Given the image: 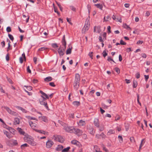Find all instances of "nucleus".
Listing matches in <instances>:
<instances>
[{
  "label": "nucleus",
  "instance_id": "obj_1",
  "mask_svg": "<svg viewBox=\"0 0 152 152\" xmlns=\"http://www.w3.org/2000/svg\"><path fill=\"white\" fill-rule=\"evenodd\" d=\"M23 138L24 140L27 142L28 144L33 146H36L37 145L36 143L34 142L32 139H31L28 137V135L25 134Z\"/></svg>",
  "mask_w": 152,
  "mask_h": 152
},
{
  "label": "nucleus",
  "instance_id": "obj_2",
  "mask_svg": "<svg viewBox=\"0 0 152 152\" xmlns=\"http://www.w3.org/2000/svg\"><path fill=\"white\" fill-rule=\"evenodd\" d=\"M90 22L88 20H86L85 25L82 30V33H85L87 31L89 28Z\"/></svg>",
  "mask_w": 152,
  "mask_h": 152
},
{
  "label": "nucleus",
  "instance_id": "obj_3",
  "mask_svg": "<svg viewBox=\"0 0 152 152\" xmlns=\"http://www.w3.org/2000/svg\"><path fill=\"white\" fill-rule=\"evenodd\" d=\"M41 97L42 99H39L40 103L42 105H44L48 110H49V107L47 105V103L46 101V98L44 97L43 96H42Z\"/></svg>",
  "mask_w": 152,
  "mask_h": 152
},
{
  "label": "nucleus",
  "instance_id": "obj_4",
  "mask_svg": "<svg viewBox=\"0 0 152 152\" xmlns=\"http://www.w3.org/2000/svg\"><path fill=\"white\" fill-rule=\"evenodd\" d=\"M4 108L10 114L14 116H17L18 115V114L17 113L12 111L8 107L4 106Z\"/></svg>",
  "mask_w": 152,
  "mask_h": 152
},
{
  "label": "nucleus",
  "instance_id": "obj_5",
  "mask_svg": "<svg viewBox=\"0 0 152 152\" xmlns=\"http://www.w3.org/2000/svg\"><path fill=\"white\" fill-rule=\"evenodd\" d=\"M74 127L69 126H66L64 127V129L67 132L72 133L74 131Z\"/></svg>",
  "mask_w": 152,
  "mask_h": 152
},
{
  "label": "nucleus",
  "instance_id": "obj_6",
  "mask_svg": "<svg viewBox=\"0 0 152 152\" xmlns=\"http://www.w3.org/2000/svg\"><path fill=\"white\" fill-rule=\"evenodd\" d=\"M53 137L54 138V140L56 141H58L61 142H63L64 141V139L61 136L54 135L53 136Z\"/></svg>",
  "mask_w": 152,
  "mask_h": 152
},
{
  "label": "nucleus",
  "instance_id": "obj_7",
  "mask_svg": "<svg viewBox=\"0 0 152 152\" xmlns=\"http://www.w3.org/2000/svg\"><path fill=\"white\" fill-rule=\"evenodd\" d=\"M73 133L78 136H80L82 134L83 132L79 129L74 128V131Z\"/></svg>",
  "mask_w": 152,
  "mask_h": 152
},
{
  "label": "nucleus",
  "instance_id": "obj_8",
  "mask_svg": "<svg viewBox=\"0 0 152 152\" xmlns=\"http://www.w3.org/2000/svg\"><path fill=\"white\" fill-rule=\"evenodd\" d=\"M65 49L66 48H65L62 49L61 46L58 49V51L60 57H61L64 55V52L65 51Z\"/></svg>",
  "mask_w": 152,
  "mask_h": 152
},
{
  "label": "nucleus",
  "instance_id": "obj_9",
  "mask_svg": "<svg viewBox=\"0 0 152 152\" xmlns=\"http://www.w3.org/2000/svg\"><path fill=\"white\" fill-rule=\"evenodd\" d=\"M54 142L52 141L48 140L46 143V147L47 148H50L53 145Z\"/></svg>",
  "mask_w": 152,
  "mask_h": 152
},
{
  "label": "nucleus",
  "instance_id": "obj_10",
  "mask_svg": "<svg viewBox=\"0 0 152 152\" xmlns=\"http://www.w3.org/2000/svg\"><path fill=\"white\" fill-rule=\"evenodd\" d=\"M101 27L99 26H95L94 27V32H95L96 31L97 32L99 33L101 31V30L100 29Z\"/></svg>",
  "mask_w": 152,
  "mask_h": 152
},
{
  "label": "nucleus",
  "instance_id": "obj_11",
  "mask_svg": "<svg viewBox=\"0 0 152 152\" xmlns=\"http://www.w3.org/2000/svg\"><path fill=\"white\" fill-rule=\"evenodd\" d=\"M73 85L74 89L76 91H77L79 87L80 83L74 82Z\"/></svg>",
  "mask_w": 152,
  "mask_h": 152
},
{
  "label": "nucleus",
  "instance_id": "obj_12",
  "mask_svg": "<svg viewBox=\"0 0 152 152\" xmlns=\"http://www.w3.org/2000/svg\"><path fill=\"white\" fill-rule=\"evenodd\" d=\"M80 76L78 74H75V77L74 82H75L80 83Z\"/></svg>",
  "mask_w": 152,
  "mask_h": 152
},
{
  "label": "nucleus",
  "instance_id": "obj_13",
  "mask_svg": "<svg viewBox=\"0 0 152 152\" xmlns=\"http://www.w3.org/2000/svg\"><path fill=\"white\" fill-rule=\"evenodd\" d=\"M106 135L103 133H102L100 134H96V137L99 139H101V138H105Z\"/></svg>",
  "mask_w": 152,
  "mask_h": 152
},
{
  "label": "nucleus",
  "instance_id": "obj_14",
  "mask_svg": "<svg viewBox=\"0 0 152 152\" xmlns=\"http://www.w3.org/2000/svg\"><path fill=\"white\" fill-rule=\"evenodd\" d=\"M4 134L6 135L7 137L9 139L12 137L11 134L5 130H4Z\"/></svg>",
  "mask_w": 152,
  "mask_h": 152
},
{
  "label": "nucleus",
  "instance_id": "obj_15",
  "mask_svg": "<svg viewBox=\"0 0 152 152\" xmlns=\"http://www.w3.org/2000/svg\"><path fill=\"white\" fill-rule=\"evenodd\" d=\"M94 125L96 126V127H99V119L97 118H95L94 121Z\"/></svg>",
  "mask_w": 152,
  "mask_h": 152
},
{
  "label": "nucleus",
  "instance_id": "obj_16",
  "mask_svg": "<svg viewBox=\"0 0 152 152\" xmlns=\"http://www.w3.org/2000/svg\"><path fill=\"white\" fill-rule=\"evenodd\" d=\"M69 48H68L66 50V54L67 55L70 54L71 53V50H72V46L71 45H69Z\"/></svg>",
  "mask_w": 152,
  "mask_h": 152
},
{
  "label": "nucleus",
  "instance_id": "obj_17",
  "mask_svg": "<svg viewBox=\"0 0 152 152\" xmlns=\"http://www.w3.org/2000/svg\"><path fill=\"white\" fill-rule=\"evenodd\" d=\"M61 42L62 45L64 46V48H66V42L65 39V35H64L63 37Z\"/></svg>",
  "mask_w": 152,
  "mask_h": 152
},
{
  "label": "nucleus",
  "instance_id": "obj_18",
  "mask_svg": "<svg viewBox=\"0 0 152 152\" xmlns=\"http://www.w3.org/2000/svg\"><path fill=\"white\" fill-rule=\"evenodd\" d=\"M29 124L31 127L33 129H34L35 128L37 125L36 124L33 123L31 121H29Z\"/></svg>",
  "mask_w": 152,
  "mask_h": 152
},
{
  "label": "nucleus",
  "instance_id": "obj_19",
  "mask_svg": "<svg viewBox=\"0 0 152 152\" xmlns=\"http://www.w3.org/2000/svg\"><path fill=\"white\" fill-rule=\"evenodd\" d=\"M39 92L42 94V95L41 96H44V97L46 99H49V96H48V95L45 93L43 92L42 91H40Z\"/></svg>",
  "mask_w": 152,
  "mask_h": 152
},
{
  "label": "nucleus",
  "instance_id": "obj_20",
  "mask_svg": "<svg viewBox=\"0 0 152 152\" xmlns=\"http://www.w3.org/2000/svg\"><path fill=\"white\" fill-rule=\"evenodd\" d=\"M18 131V132L20 133V134H22L23 135H24L25 134V132L23 131V129H21V128H18L17 129Z\"/></svg>",
  "mask_w": 152,
  "mask_h": 152
},
{
  "label": "nucleus",
  "instance_id": "obj_21",
  "mask_svg": "<svg viewBox=\"0 0 152 152\" xmlns=\"http://www.w3.org/2000/svg\"><path fill=\"white\" fill-rule=\"evenodd\" d=\"M63 148V146L62 145H59L56 148V150L58 151H62Z\"/></svg>",
  "mask_w": 152,
  "mask_h": 152
},
{
  "label": "nucleus",
  "instance_id": "obj_22",
  "mask_svg": "<svg viewBox=\"0 0 152 152\" xmlns=\"http://www.w3.org/2000/svg\"><path fill=\"white\" fill-rule=\"evenodd\" d=\"M39 118H41V120L44 121L45 122H48V120L47 118L44 116H39Z\"/></svg>",
  "mask_w": 152,
  "mask_h": 152
},
{
  "label": "nucleus",
  "instance_id": "obj_23",
  "mask_svg": "<svg viewBox=\"0 0 152 152\" xmlns=\"http://www.w3.org/2000/svg\"><path fill=\"white\" fill-rule=\"evenodd\" d=\"M115 133V131L114 130L110 129L107 133V135H110L111 134H114Z\"/></svg>",
  "mask_w": 152,
  "mask_h": 152
},
{
  "label": "nucleus",
  "instance_id": "obj_24",
  "mask_svg": "<svg viewBox=\"0 0 152 152\" xmlns=\"http://www.w3.org/2000/svg\"><path fill=\"white\" fill-rule=\"evenodd\" d=\"M28 146L29 145L27 143H25L21 145L20 148L21 149H25L26 147Z\"/></svg>",
  "mask_w": 152,
  "mask_h": 152
},
{
  "label": "nucleus",
  "instance_id": "obj_25",
  "mask_svg": "<svg viewBox=\"0 0 152 152\" xmlns=\"http://www.w3.org/2000/svg\"><path fill=\"white\" fill-rule=\"evenodd\" d=\"M20 122V120L19 118H15L14 122L15 124H19Z\"/></svg>",
  "mask_w": 152,
  "mask_h": 152
},
{
  "label": "nucleus",
  "instance_id": "obj_26",
  "mask_svg": "<svg viewBox=\"0 0 152 152\" xmlns=\"http://www.w3.org/2000/svg\"><path fill=\"white\" fill-rule=\"evenodd\" d=\"M16 107L17 108H18V109L20 110L23 112H24L25 113H26L27 112V111L25 109H23V108H22L21 107L17 106Z\"/></svg>",
  "mask_w": 152,
  "mask_h": 152
},
{
  "label": "nucleus",
  "instance_id": "obj_27",
  "mask_svg": "<svg viewBox=\"0 0 152 152\" xmlns=\"http://www.w3.org/2000/svg\"><path fill=\"white\" fill-rule=\"evenodd\" d=\"M85 124V121L83 120H80L78 124L79 126H83Z\"/></svg>",
  "mask_w": 152,
  "mask_h": 152
},
{
  "label": "nucleus",
  "instance_id": "obj_28",
  "mask_svg": "<svg viewBox=\"0 0 152 152\" xmlns=\"http://www.w3.org/2000/svg\"><path fill=\"white\" fill-rule=\"evenodd\" d=\"M26 117L29 120H33L37 121V119L35 118L31 117L29 116H26Z\"/></svg>",
  "mask_w": 152,
  "mask_h": 152
},
{
  "label": "nucleus",
  "instance_id": "obj_29",
  "mask_svg": "<svg viewBox=\"0 0 152 152\" xmlns=\"http://www.w3.org/2000/svg\"><path fill=\"white\" fill-rule=\"evenodd\" d=\"M94 5L97 7V8H99L100 10H102L103 8L102 5L101 4H95Z\"/></svg>",
  "mask_w": 152,
  "mask_h": 152
},
{
  "label": "nucleus",
  "instance_id": "obj_30",
  "mask_svg": "<svg viewBox=\"0 0 152 152\" xmlns=\"http://www.w3.org/2000/svg\"><path fill=\"white\" fill-rule=\"evenodd\" d=\"M52 80V78L51 77H48L44 79V80L47 82L50 81Z\"/></svg>",
  "mask_w": 152,
  "mask_h": 152
},
{
  "label": "nucleus",
  "instance_id": "obj_31",
  "mask_svg": "<svg viewBox=\"0 0 152 152\" xmlns=\"http://www.w3.org/2000/svg\"><path fill=\"white\" fill-rule=\"evenodd\" d=\"M70 148V147H68L63 149L61 152H67L68 151Z\"/></svg>",
  "mask_w": 152,
  "mask_h": 152
},
{
  "label": "nucleus",
  "instance_id": "obj_32",
  "mask_svg": "<svg viewBox=\"0 0 152 152\" xmlns=\"http://www.w3.org/2000/svg\"><path fill=\"white\" fill-rule=\"evenodd\" d=\"M93 128L92 127H91L88 129V130L90 133L94 135V133L93 132Z\"/></svg>",
  "mask_w": 152,
  "mask_h": 152
},
{
  "label": "nucleus",
  "instance_id": "obj_33",
  "mask_svg": "<svg viewBox=\"0 0 152 152\" xmlns=\"http://www.w3.org/2000/svg\"><path fill=\"white\" fill-rule=\"evenodd\" d=\"M137 82L134 80L133 81V87L134 88H135L137 87Z\"/></svg>",
  "mask_w": 152,
  "mask_h": 152
},
{
  "label": "nucleus",
  "instance_id": "obj_34",
  "mask_svg": "<svg viewBox=\"0 0 152 152\" xmlns=\"http://www.w3.org/2000/svg\"><path fill=\"white\" fill-rule=\"evenodd\" d=\"M123 27L124 28L129 29V30L131 29V28L126 23H124L123 24Z\"/></svg>",
  "mask_w": 152,
  "mask_h": 152
},
{
  "label": "nucleus",
  "instance_id": "obj_35",
  "mask_svg": "<svg viewBox=\"0 0 152 152\" xmlns=\"http://www.w3.org/2000/svg\"><path fill=\"white\" fill-rule=\"evenodd\" d=\"M111 19L110 18V17L108 15L106 17V18H105V17H104V21H109V20H110Z\"/></svg>",
  "mask_w": 152,
  "mask_h": 152
},
{
  "label": "nucleus",
  "instance_id": "obj_36",
  "mask_svg": "<svg viewBox=\"0 0 152 152\" xmlns=\"http://www.w3.org/2000/svg\"><path fill=\"white\" fill-rule=\"evenodd\" d=\"M73 104L74 105L78 106L80 105V103L79 102L76 101L73 102Z\"/></svg>",
  "mask_w": 152,
  "mask_h": 152
},
{
  "label": "nucleus",
  "instance_id": "obj_37",
  "mask_svg": "<svg viewBox=\"0 0 152 152\" xmlns=\"http://www.w3.org/2000/svg\"><path fill=\"white\" fill-rule=\"evenodd\" d=\"M98 128H99V130L100 131H102L104 130V126L103 125H101L100 126H99V127Z\"/></svg>",
  "mask_w": 152,
  "mask_h": 152
},
{
  "label": "nucleus",
  "instance_id": "obj_38",
  "mask_svg": "<svg viewBox=\"0 0 152 152\" xmlns=\"http://www.w3.org/2000/svg\"><path fill=\"white\" fill-rule=\"evenodd\" d=\"M12 143L13 145L16 146L18 145L17 141L16 140H13L12 141Z\"/></svg>",
  "mask_w": 152,
  "mask_h": 152
},
{
  "label": "nucleus",
  "instance_id": "obj_39",
  "mask_svg": "<svg viewBox=\"0 0 152 152\" xmlns=\"http://www.w3.org/2000/svg\"><path fill=\"white\" fill-rule=\"evenodd\" d=\"M36 132H37L42 133V134H45L46 132L45 131L42 130H36Z\"/></svg>",
  "mask_w": 152,
  "mask_h": 152
},
{
  "label": "nucleus",
  "instance_id": "obj_40",
  "mask_svg": "<svg viewBox=\"0 0 152 152\" xmlns=\"http://www.w3.org/2000/svg\"><path fill=\"white\" fill-rule=\"evenodd\" d=\"M48 49V48H47L45 47H42L39 48L38 50L39 51H43L47 49Z\"/></svg>",
  "mask_w": 152,
  "mask_h": 152
},
{
  "label": "nucleus",
  "instance_id": "obj_41",
  "mask_svg": "<svg viewBox=\"0 0 152 152\" xmlns=\"http://www.w3.org/2000/svg\"><path fill=\"white\" fill-rule=\"evenodd\" d=\"M78 142L76 140H73L71 141V143L74 145H77V143Z\"/></svg>",
  "mask_w": 152,
  "mask_h": 152
},
{
  "label": "nucleus",
  "instance_id": "obj_42",
  "mask_svg": "<svg viewBox=\"0 0 152 152\" xmlns=\"http://www.w3.org/2000/svg\"><path fill=\"white\" fill-rule=\"evenodd\" d=\"M8 36L9 38L12 41H13L14 39V37H13V36L10 34H8Z\"/></svg>",
  "mask_w": 152,
  "mask_h": 152
},
{
  "label": "nucleus",
  "instance_id": "obj_43",
  "mask_svg": "<svg viewBox=\"0 0 152 152\" xmlns=\"http://www.w3.org/2000/svg\"><path fill=\"white\" fill-rule=\"evenodd\" d=\"M24 87H26L28 91H31L32 89V87L30 86H25Z\"/></svg>",
  "mask_w": 152,
  "mask_h": 152
},
{
  "label": "nucleus",
  "instance_id": "obj_44",
  "mask_svg": "<svg viewBox=\"0 0 152 152\" xmlns=\"http://www.w3.org/2000/svg\"><path fill=\"white\" fill-rule=\"evenodd\" d=\"M87 9H88V14H89L90 12L91 9V6L90 5L88 4L87 5Z\"/></svg>",
  "mask_w": 152,
  "mask_h": 152
},
{
  "label": "nucleus",
  "instance_id": "obj_45",
  "mask_svg": "<svg viewBox=\"0 0 152 152\" xmlns=\"http://www.w3.org/2000/svg\"><path fill=\"white\" fill-rule=\"evenodd\" d=\"M52 47L54 48H56L58 47V45L56 43H53L52 45Z\"/></svg>",
  "mask_w": 152,
  "mask_h": 152
},
{
  "label": "nucleus",
  "instance_id": "obj_46",
  "mask_svg": "<svg viewBox=\"0 0 152 152\" xmlns=\"http://www.w3.org/2000/svg\"><path fill=\"white\" fill-rule=\"evenodd\" d=\"M118 138L120 139L119 141L120 143H122L123 142V138L121 136L119 135L118 136Z\"/></svg>",
  "mask_w": 152,
  "mask_h": 152
},
{
  "label": "nucleus",
  "instance_id": "obj_47",
  "mask_svg": "<svg viewBox=\"0 0 152 152\" xmlns=\"http://www.w3.org/2000/svg\"><path fill=\"white\" fill-rule=\"evenodd\" d=\"M94 92H95L94 90H92L91 91L89 92V94L90 96H92L93 94L94 93Z\"/></svg>",
  "mask_w": 152,
  "mask_h": 152
},
{
  "label": "nucleus",
  "instance_id": "obj_48",
  "mask_svg": "<svg viewBox=\"0 0 152 152\" xmlns=\"http://www.w3.org/2000/svg\"><path fill=\"white\" fill-rule=\"evenodd\" d=\"M103 55V57L105 58L107 55V53L106 52V51L105 50H104L102 53Z\"/></svg>",
  "mask_w": 152,
  "mask_h": 152
},
{
  "label": "nucleus",
  "instance_id": "obj_49",
  "mask_svg": "<svg viewBox=\"0 0 152 152\" xmlns=\"http://www.w3.org/2000/svg\"><path fill=\"white\" fill-rule=\"evenodd\" d=\"M93 52H91V53H89L88 54V56L92 59L93 58Z\"/></svg>",
  "mask_w": 152,
  "mask_h": 152
},
{
  "label": "nucleus",
  "instance_id": "obj_50",
  "mask_svg": "<svg viewBox=\"0 0 152 152\" xmlns=\"http://www.w3.org/2000/svg\"><path fill=\"white\" fill-rule=\"evenodd\" d=\"M70 9L72 10L75 11L76 8L73 6H70Z\"/></svg>",
  "mask_w": 152,
  "mask_h": 152
},
{
  "label": "nucleus",
  "instance_id": "obj_51",
  "mask_svg": "<svg viewBox=\"0 0 152 152\" xmlns=\"http://www.w3.org/2000/svg\"><path fill=\"white\" fill-rule=\"evenodd\" d=\"M120 44L121 45H125L126 44V43L124 42L121 39L120 41Z\"/></svg>",
  "mask_w": 152,
  "mask_h": 152
},
{
  "label": "nucleus",
  "instance_id": "obj_52",
  "mask_svg": "<svg viewBox=\"0 0 152 152\" xmlns=\"http://www.w3.org/2000/svg\"><path fill=\"white\" fill-rule=\"evenodd\" d=\"M107 61H112L113 62L115 63L114 61L112 58H111V57L110 56L108 57L107 58Z\"/></svg>",
  "mask_w": 152,
  "mask_h": 152
},
{
  "label": "nucleus",
  "instance_id": "obj_53",
  "mask_svg": "<svg viewBox=\"0 0 152 152\" xmlns=\"http://www.w3.org/2000/svg\"><path fill=\"white\" fill-rule=\"evenodd\" d=\"M137 79H138L140 77V75L139 72H137L135 75Z\"/></svg>",
  "mask_w": 152,
  "mask_h": 152
},
{
  "label": "nucleus",
  "instance_id": "obj_54",
  "mask_svg": "<svg viewBox=\"0 0 152 152\" xmlns=\"http://www.w3.org/2000/svg\"><path fill=\"white\" fill-rule=\"evenodd\" d=\"M8 81L10 83L12 84L13 83V82L11 79L10 78H8L7 77Z\"/></svg>",
  "mask_w": 152,
  "mask_h": 152
},
{
  "label": "nucleus",
  "instance_id": "obj_55",
  "mask_svg": "<svg viewBox=\"0 0 152 152\" xmlns=\"http://www.w3.org/2000/svg\"><path fill=\"white\" fill-rule=\"evenodd\" d=\"M115 70L116 71V72L118 73H119L120 72V69L118 68H117L116 67L115 68Z\"/></svg>",
  "mask_w": 152,
  "mask_h": 152
},
{
  "label": "nucleus",
  "instance_id": "obj_56",
  "mask_svg": "<svg viewBox=\"0 0 152 152\" xmlns=\"http://www.w3.org/2000/svg\"><path fill=\"white\" fill-rule=\"evenodd\" d=\"M27 70L28 72L31 73V71L30 69V67L29 66H28L27 68Z\"/></svg>",
  "mask_w": 152,
  "mask_h": 152
},
{
  "label": "nucleus",
  "instance_id": "obj_57",
  "mask_svg": "<svg viewBox=\"0 0 152 152\" xmlns=\"http://www.w3.org/2000/svg\"><path fill=\"white\" fill-rule=\"evenodd\" d=\"M6 30L7 32H10L11 31V28L9 26L7 27Z\"/></svg>",
  "mask_w": 152,
  "mask_h": 152
},
{
  "label": "nucleus",
  "instance_id": "obj_58",
  "mask_svg": "<svg viewBox=\"0 0 152 152\" xmlns=\"http://www.w3.org/2000/svg\"><path fill=\"white\" fill-rule=\"evenodd\" d=\"M106 32H104L102 36H103V39H106Z\"/></svg>",
  "mask_w": 152,
  "mask_h": 152
},
{
  "label": "nucleus",
  "instance_id": "obj_59",
  "mask_svg": "<svg viewBox=\"0 0 152 152\" xmlns=\"http://www.w3.org/2000/svg\"><path fill=\"white\" fill-rule=\"evenodd\" d=\"M6 60L7 61H8L9 60L10 58H9V57L8 54H7L6 56Z\"/></svg>",
  "mask_w": 152,
  "mask_h": 152
},
{
  "label": "nucleus",
  "instance_id": "obj_60",
  "mask_svg": "<svg viewBox=\"0 0 152 152\" xmlns=\"http://www.w3.org/2000/svg\"><path fill=\"white\" fill-rule=\"evenodd\" d=\"M49 85L50 86L52 87H55L56 85L54 84V83L53 82H50L49 83Z\"/></svg>",
  "mask_w": 152,
  "mask_h": 152
},
{
  "label": "nucleus",
  "instance_id": "obj_61",
  "mask_svg": "<svg viewBox=\"0 0 152 152\" xmlns=\"http://www.w3.org/2000/svg\"><path fill=\"white\" fill-rule=\"evenodd\" d=\"M144 76L145 77V80L146 81H147V80H148V79L149 78V76L148 75H144Z\"/></svg>",
  "mask_w": 152,
  "mask_h": 152
},
{
  "label": "nucleus",
  "instance_id": "obj_62",
  "mask_svg": "<svg viewBox=\"0 0 152 152\" xmlns=\"http://www.w3.org/2000/svg\"><path fill=\"white\" fill-rule=\"evenodd\" d=\"M82 137L83 138H84L85 139H86L87 138V135L86 134H83L82 135Z\"/></svg>",
  "mask_w": 152,
  "mask_h": 152
},
{
  "label": "nucleus",
  "instance_id": "obj_63",
  "mask_svg": "<svg viewBox=\"0 0 152 152\" xmlns=\"http://www.w3.org/2000/svg\"><path fill=\"white\" fill-rule=\"evenodd\" d=\"M9 129L11 132H14L15 131V130L11 127H10Z\"/></svg>",
  "mask_w": 152,
  "mask_h": 152
},
{
  "label": "nucleus",
  "instance_id": "obj_64",
  "mask_svg": "<svg viewBox=\"0 0 152 152\" xmlns=\"http://www.w3.org/2000/svg\"><path fill=\"white\" fill-rule=\"evenodd\" d=\"M19 60L21 64H22L23 62V58L22 57H21L20 58Z\"/></svg>",
  "mask_w": 152,
  "mask_h": 152
}]
</instances>
